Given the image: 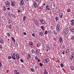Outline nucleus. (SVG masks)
Listing matches in <instances>:
<instances>
[{
  "mask_svg": "<svg viewBox=\"0 0 74 74\" xmlns=\"http://www.w3.org/2000/svg\"><path fill=\"white\" fill-rule=\"evenodd\" d=\"M63 32L64 35H67L69 32V28L66 27L63 30Z\"/></svg>",
  "mask_w": 74,
  "mask_h": 74,
  "instance_id": "nucleus-1",
  "label": "nucleus"
},
{
  "mask_svg": "<svg viewBox=\"0 0 74 74\" xmlns=\"http://www.w3.org/2000/svg\"><path fill=\"white\" fill-rule=\"evenodd\" d=\"M40 22L42 24V25H45V23H46V22H45V21H44V20H43L42 19H41L40 20Z\"/></svg>",
  "mask_w": 74,
  "mask_h": 74,
  "instance_id": "nucleus-2",
  "label": "nucleus"
},
{
  "mask_svg": "<svg viewBox=\"0 0 74 74\" xmlns=\"http://www.w3.org/2000/svg\"><path fill=\"white\" fill-rule=\"evenodd\" d=\"M71 25V26H74V20H72L70 21Z\"/></svg>",
  "mask_w": 74,
  "mask_h": 74,
  "instance_id": "nucleus-3",
  "label": "nucleus"
},
{
  "mask_svg": "<svg viewBox=\"0 0 74 74\" xmlns=\"http://www.w3.org/2000/svg\"><path fill=\"white\" fill-rule=\"evenodd\" d=\"M33 2L34 3H33V5L34 6V8L37 7V3H36V2Z\"/></svg>",
  "mask_w": 74,
  "mask_h": 74,
  "instance_id": "nucleus-4",
  "label": "nucleus"
},
{
  "mask_svg": "<svg viewBox=\"0 0 74 74\" xmlns=\"http://www.w3.org/2000/svg\"><path fill=\"white\" fill-rule=\"evenodd\" d=\"M5 3L6 5V7H9L10 6V3L8 2V1H6Z\"/></svg>",
  "mask_w": 74,
  "mask_h": 74,
  "instance_id": "nucleus-5",
  "label": "nucleus"
},
{
  "mask_svg": "<svg viewBox=\"0 0 74 74\" xmlns=\"http://www.w3.org/2000/svg\"><path fill=\"white\" fill-rule=\"evenodd\" d=\"M16 58L17 59H19L20 58V57H19V55L18 54H16Z\"/></svg>",
  "mask_w": 74,
  "mask_h": 74,
  "instance_id": "nucleus-6",
  "label": "nucleus"
},
{
  "mask_svg": "<svg viewBox=\"0 0 74 74\" xmlns=\"http://www.w3.org/2000/svg\"><path fill=\"white\" fill-rule=\"evenodd\" d=\"M46 9H47V10H51V9H50V8H49V5H47L46 7Z\"/></svg>",
  "mask_w": 74,
  "mask_h": 74,
  "instance_id": "nucleus-7",
  "label": "nucleus"
},
{
  "mask_svg": "<svg viewBox=\"0 0 74 74\" xmlns=\"http://www.w3.org/2000/svg\"><path fill=\"white\" fill-rule=\"evenodd\" d=\"M59 16L60 18H62V17H63V14L62 13H60Z\"/></svg>",
  "mask_w": 74,
  "mask_h": 74,
  "instance_id": "nucleus-8",
  "label": "nucleus"
},
{
  "mask_svg": "<svg viewBox=\"0 0 74 74\" xmlns=\"http://www.w3.org/2000/svg\"><path fill=\"white\" fill-rule=\"evenodd\" d=\"M39 34L40 35V36H42L44 34V33H43V32H40Z\"/></svg>",
  "mask_w": 74,
  "mask_h": 74,
  "instance_id": "nucleus-9",
  "label": "nucleus"
},
{
  "mask_svg": "<svg viewBox=\"0 0 74 74\" xmlns=\"http://www.w3.org/2000/svg\"><path fill=\"white\" fill-rule=\"evenodd\" d=\"M11 56H13L14 57H15L16 56V55L15 54V53L13 52L12 53H11Z\"/></svg>",
  "mask_w": 74,
  "mask_h": 74,
  "instance_id": "nucleus-10",
  "label": "nucleus"
},
{
  "mask_svg": "<svg viewBox=\"0 0 74 74\" xmlns=\"http://www.w3.org/2000/svg\"><path fill=\"white\" fill-rule=\"evenodd\" d=\"M69 57H70V59H73V55H70Z\"/></svg>",
  "mask_w": 74,
  "mask_h": 74,
  "instance_id": "nucleus-11",
  "label": "nucleus"
},
{
  "mask_svg": "<svg viewBox=\"0 0 74 74\" xmlns=\"http://www.w3.org/2000/svg\"><path fill=\"white\" fill-rule=\"evenodd\" d=\"M62 41H63L62 38L61 37H60L59 38V41L60 42H62Z\"/></svg>",
  "mask_w": 74,
  "mask_h": 74,
  "instance_id": "nucleus-12",
  "label": "nucleus"
},
{
  "mask_svg": "<svg viewBox=\"0 0 74 74\" xmlns=\"http://www.w3.org/2000/svg\"><path fill=\"white\" fill-rule=\"evenodd\" d=\"M35 53L36 54H38L39 53V51L38 50H35Z\"/></svg>",
  "mask_w": 74,
  "mask_h": 74,
  "instance_id": "nucleus-13",
  "label": "nucleus"
},
{
  "mask_svg": "<svg viewBox=\"0 0 74 74\" xmlns=\"http://www.w3.org/2000/svg\"><path fill=\"white\" fill-rule=\"evenodd\" d=\"M11 5L12 7H14L15 6V3L14 2H12L11 3Z\"/></svg>",
  "mask_w": 74,
  "mask_h": 74,
  "instance_id": "nucleus-14",
  "label": "nucleus"
},
{
  "mask_svg": "<svg viewBox=\"0 0 74 74\" xmlns=\"http://www.w3.org/2000/svg\"><path fill=\"white\" fill-rule=\"evenodd\" d=\"M31 52L33 54H35V51L34 49H32L31 51Z\"/></svg>",
  "mask_w": 74,
  "mask_h": 74,
  "instance_id": "nucleus-15",
  "label": "nucleus"
},
{
  "mask_svg": "<svg viewBox=\"0 0 74 74\" xmlns=\"http://www.w3.org/2000/svg\"><path fill=\"white\" fill-rule=\"evenodd\" d=\"M21 4H22V5H23L24 3L23 1V0H21Z\"/></svg>",
  "mask_w": 74,
  "mask_h": 74,
  "instance_id": "nucleus-16",
  "label": "nucleus"
},
{
  "mask_svg": "<svg viewBox=\"0 0 74 74\" xmlns=\"http://www.w3.org/2000/svg\"><path fill=\"white\" fill-rule=\"evenodd\" d=\"M41 45V44L40 43H38L37 45V46L38 47H40Z\"/></svg>",
  "mask_w": 74,
  "mask_h": 74,
  "instance_id": "nucleus-17",
  "label": "nucleus"
},
{
  "mask_svg": "<svg viewBox=\"0 0 74 74\" xmlns=\"http://www.w3.org/2000/svg\"><path fill=\"white\" fill-rule=\"evenodd\" d=\"M29 45L31 46V47H32L33 46V43L32 42H29Z\"/></svg>",
  "mask_w": 74,
  "mask_h": 74,
  "instance_id": "nucleus-18",
  "label": "nucleus"
},
{
  "mask_svg": "<svg viewBox=\"0 0 74 74\" xmlns=\"http://www.w3.org/2000/svg\"><path fill=\"white\" fill-rule=\"evenodd\" d=\"M0 42L1 44H4V40H1L0 41Z\"/></svg>",
  "mask_w": 74,
  "mask_h": 74,
  "instance_id": "nucleus-19",
  "label": "nucleus"
},
{
  "mask_svg": "<svg viewBox=\"0 0 74 74\" xmlns=\"http://www.w3.org/2000/svg\"><path fill=\"white\" fill-rule=\"evenodd\" d=\"M55 18L56 19V21H57L59 19V17H58V16H56L55 17Z\"/></svg>",
  "mask_w": 74,
  "mask_h": 74,
  "instance_id": "nucleus-20",
  "label": "nucleus"
},
{
  "mask_svg": "<svg viewBox=\"0 0 74 74\" xmlns=\"http://www.w3.org/2000/svg\"><path fill=\"white\" fill-rule=\"evenodd\" d=\"M8 28L10 29H11L12 28V26H11V25H9L8 27Z\"/></svg>",
  "mask_w": 74,
  "mask_h": 74,
  "instance_id": "nucleus-21",
  "label": "nucleus"
},
{
  "mask_svg": "<svg viewBox=\"0 0 74 74\" xmlns=\"http://www.w3.org/2000/svg\"><path fill=\"white\" fill-rule=\"evenodd\" d=\"M28 57L29 58H31V56H30V54L29 53H28Z\"/></svg>",
  "mask_w": 74,
  "mask_h": 74,
  "instance_id": "nucleus-22",
  "label": "nucleus"
},
{
  "mask_svg": "<svg viewBox=\"0 0 74 74\" xmlns=\"http://www.w3.org/2000/svg\"><path fill=\"white\" fill-rule=\"evenodd\" d=\"M56 30L58 32H59L60 30V27H56Z\"/></svg>",
  "mask_w": 74,
  "mask_h": 74,
  "instance_id": "nucleus-23",
  "label": "nucleus"
},
{
  "mask_svg": "<svg viewBox=\"0 0 74 74\" xmlns=\"http://www.w3.org/2000/svg\"><path fill=\"white\" fill-rule=\"evenodd\" d=\"M2 19L3 20H4V21H5V16H2Z\"/></svg>",
  "mask_w": 74,
  "mask_h": 74,
  "instance_id": "nucleus-24",
  "label": "nucleus"
},
{
  "mask_svg": "<svg viewBox=\"0 0 74 74\" xmlns=\"http://www.w3.org/2000/svg\"><path fill=\"white\" fill-rule=\"evenodd\" d=\"M48 73V72L46 70H44V74H47Z\"/></svg>",
  "mask_w": 74,
  "mask_h": 74,
  "instance_id": "nucleus-25",
  "label": "nucleus"
},
{
  "mask_svg": "<svg viewBox=\"0 0 74 74\" xmlns=\"http://www.w3.org/2000/svg\"><path fill=\"white\" fill-rule=\"evenodd\" d=\"M32 36L33 37H36V33H33L32 34Z\"/></svg>",
  "mask_w": 74,
  "mask_h": 74,
  "instance_id": "nucleus-26",
  "label": "nucleus"
},
{
  "mask_svg": "<svg viewBox=\"0 0 74 74\" xmlns=\"http://www.w3.org/2000/svg\"><path fill=\"white\" fill-rule=\"evenodd\" d=\"M71 30L72 33H74V29H71Z\"/></svg>",
  "mask_w": 74,
  "mask_h": 74,
  "instance_id": "nucleus-27",
  "label": "nucleus"
},
{
  "mask_svg": "<svg viewBox=\"0 0 74 74\" xmlns=\"http://www.w3.org/2000/svg\"><path fill=\"white\" fill-rule=\"evenodd\" d=\"M3 10L4 11H5L6 10V8H5V5L3 6Z\"/></svg>",
  "mask_w": 74,
  "mask_h": 74,
  "instance_id": "nucleus-28",
  "label": "nucleus"
},
{
  "mask_svg": "<svg viewBox=\"0 0 74 74\" xmlns=\"http://www.w3.org/2000/svg\"><path fill=\"white\" fill-rule=\"evenodd\" d=\"M39 64L40 66H43L44 65L43 64L41 63V62H39Z\"/></svg>",
  "mask_w": 74,
  "mask_h": 74,
  "instance_id": "nucleus-29",
  "label": "nucleus"
},
{
  "mask_svg": "<svg viewBox=\"0 0 74 74\" xmlns=\"http://www.w3.org/2000/svg\"><path fill=\"white\" fill-rule=\"evenodd\" d=\"M12 39L13 41H14V42H15V39H14V38H13V37H12Z\"/></svg>",
  "mask_w": 74,
  "mask_h": 74,
  "instance_id": "nucleus-30",
  "label": "nucleus"
},
{
  "mask_svg": "<svg viewBox=\"0 0 74 74\" xmlns=\"http://www.w3.org/2000/svg\"><path fill=\"white\" fill-rule=\"evenodd\" d=\"M6 34L7 36H8L9 37H10V33L8 32Z\"/></svg>",
  "mask_w": 74,
  "mask_h": 74,
  "instance_id": "nucleus-31",
  "label": "nucleus"
},
{
  "mask_svg": "<svg viewBox=\"0 0 74 74\" xmlns=\"http://www.w3.org/2000/svg\"><path fill=\"white\" fill-rule=\"evenodd\" d=\"M11 58L13 59H14V60H15V59H16V58L14 56H12Z\"/></svg>",
  "mask_w": 74,
  "mask_h": 74,
  "instance_id": "nucleus-32",
  "label": "nucleus"
},
{
  "mask_svg": "<svg viewBox=\"0 0 74 74\" xmlns=\"http://www.w3.org/2000/svg\"><path fill=\"white\" fill-rule=\"evenodd\" d=\"M56 27H60V24H58L56 26Z\"/></svg>",
  "mask_w": 74,
  "mask_h": 74,
  "instance_id": "nucleus-33",
  "label": "nucleus"
},
{
  "mask_svg": "<svg viewBox=\"0 0 74 74\" xmlns=\"http://www.w3.org/2000/svg\"><path fill=\"white\" fill-rule=\"evenodd\" d=\"M17 71L16 70H15L14 71V74H16V73H17Z\"/></svg>",
  "mask_w": 74,
  "mask_h": 74,
  "instance_id": "nucleus-34",
  "label": "nucleus"
},
{
  "mask_svg": "<svg viewBox=\"0 0 74 74\" xmlns=\"http://www.w3.org/2000/svg\"><path fill=\"white\" fill-rule=\"evenodd\" d=\"M46 63H48V62L49 61V59H46Z\"/></svg>",
  "mask_w": 74,
  "mask_h": 74,
  "instance_id": "nucleus-35",
  "label": "nucleus"
},
{
  "mask_svg": "<svg viewBox=\"0 0 74 74\" xmlns=\"http://www.w3.org/2000/svg\"><path fill=\"white\" fill-rule=\"evenodd\" d=\"M0 48L1 49H3V46L1 45H0Z\"/></svg>",
  "mask_w": 74,
  "mask_h": 74,
  "instance_id": "nucleus-36",
  "label": "nucleus"
},
{
  "mask_svg": "<svg viewBox=\"0 0 74 74\" xmlns=\"http://www.w3.org/2000/svg\"><path fill=\"white\" fill-rule=\"evenodd\" d=\"M71 39L72 40H73L74 39V36H72Z\"/></svg>",
  "mask_w": 74,
  "mask_h": 74,
  "instance_id": "nucleus-37",
  "label": "nucleus"
},
{
  "mask_svg": "<svg viewBox=\"0 0 74 74\" xmlns=\"http://www.w3.org/2000/svg\"><path fill=\"white\" fill-rule=\"evenodd\" d=\"M70 9L69 8H68L67 9V12H70Z\"/></svg>",
  "mask_w": 74,
  "mask_h": 74,
  "instance_id": "nucleus-38",
  "label": "nucleus"
},
{
  "mask_svg": "<svg viewBox=\"0 0 74 74\" xmlns=\"http://www.w3.org/2000/svg\"><path fill=\"white\" fill-rule=\"evenodd\" d=\"M34 2L35 3H36L37 4V3H38V2H39V1L38 0H37L36 1H35Z\"/></svg>",
  "mask_w": 74,
  "mask_h": 74,
  "instance_id": "nucleus-39",
  "label": "nucleus"
},
{
  "mask_svg": "<svg viewBox=\"0 0 74 74\" xmlns=\"http://www.w3.org/2000/svg\"><path fill=\"white\" fill-rule=\"evenodd\" d=\"M11 23V20L9 19L8 21V23L10 24Z\"/></svg>",
  "mask_w": 74,
  "mask_h": 74,
  "instance_id": "nucleus-40",
  "label": "nucleus"
},
{
  "mask_svg": "<svg viewBox=\"0 0 74 74\" xmlns=\"http://www.w3.org/2000/svg\"><path fill=\"white\" fill-rule=\"evenodd\" d=\"M60 66L61 67H63L64 65H63V64L62 63L60 64Z\"/></svg>",
  "mask_w": 74,
  "mask_h": 74,
  "instance_id": "nucleus-41",
  "label": "nucleus"
},
{
  "mask_svg": "<svg viewBox=\"0 0 74 74\" xmlns=\"http://www.w3.org/2000/svg\"><path fill=\"white\" fill-rule=\"evenodd\" d=\"M54 34H58V33L56 31H54Z\"/></svg>",
  "mask_w": 74,
  "mask_h": 74,
  "instance_id": "nucleus-42",
  "label": "nucleus"
},
{
  "mask_svg": "<svg viewBox=\"0 0 74 74\" xmlns=\"http://www.w3.org/2000/svg\"><path fill=\"white\" fill-rule=\"evenodd\" d=\"M45 34H48V32L47 30H45Z\"/></svg>",
  "mask_w": 74,
  "mask_h": 74,
  "instance_id": "nucleus-43",
  "label": "nucleus"
},
{
  "mask_svg": "<svg viewBox=\"0 0 74 74\" xmlns=\"http://www.w3.org/2000/svg\"><path fill=\"white\" fill-rule=\"evenodd\" d=\"M62 53L63 55H64V51H63V50L62 51Z\"/></svg>",
  "mask_w": 74,
  "mask_h": 74,
  "instance_id": "nucleus-44",
  "label": "nucleus"
},
{
  "mask_svg": "<svg viewBox=\"0 0 74 74\" xmlns=\"http://www.w3.org/2000/svg\"><path fill=\"white\" fill-rule=\"evenodd\" d=\"M66 52V53H69V49H67Z\"/></svg>",
  "mask_w": 74,
  "mask_h": 74,
  "instance_id": "nucleus-45",
  "label": "nucleus"
},
{
  "mask_svg": "<svg viewBox=\"0 0 74 74\" xmlns=\"http://www.w3.org/2000/svg\"><path fill=\"white\" fill-rule=\"evenodd\" d=\"M35 59L36 60H38V57L36 56L35 57Z\"/></svg>",
  "mask_w": 74,
  "mask_h": 74,
  "instance_id": "nucleus-46",
  "label": "nucleus"
},
{
  "mask_svg": "<svg viewBox=\"0 0 74 74\" xmlns=\"http://www.w3.org/2000/svg\"><path fill=\"white\" fill-rule=\"evenodd\" d=\"M8 59H11V56H8Z\"/></svg>",
  "mask_w": 74,
  "mask_h": 74,
  "instance_id": "nucleus-47",
  "label": "nucleus"
},
{
  "mask_svg": "<svg viewBox=\"0 0 74 74\" xmlns=\"http://www.w3.org/2000/svg\"><path fill=\"white\" fill-rule=\"evenodd\" d=\"M43 62H44V63H47V61H46V59L45 60H43Z\"/></svg>",
  "mask_w": 74,
  "mask_h": 74,
  "instance_id": "nucleus-48",
  "label": "nucleus"
},
{
  "mask_svg": "<svg viewBox=\"0 0 74 74\" xmlns=\"http://www.w3.org/2000/svg\"><path fill=\"white\" fill-rule=\"evenodd\" d=\"M49 44H47L46 45V47H47V48H48L49 47Z\"/></svg>",
  "mask_w": 74,
  "mask_h": 74,
  "instance_id": "nucleus-49",
  "label": "nucleus"
},
{
  "mask_svg": "<svg viewBox=\"0 0 74 74\" xmlns=\"http://www.w3.org/2000/svg\"><path fill=\"white\" fill-rule=\"evenodd\" d=\"M20 62H22V63H23L24 61L22 59H20Z\"/></svg>",
  "mask_w": 74,
  "mask_h": 74,
  "instance_id": "nucleus-50",
  "label": "nucleus"
},
{
  "mask_svg": "<svg viewBox=\"0 0 74 74\" xmlns=\"http://www.w3.org/2000/svg\"><path fill=\"white\" fill-rule=\"evenodd\" d=\"M25 19H26V16H24L23 17V21H25Z\"/></svg>",
  "mask_w": 74,
  "mask_h": 74,
  "instance_id": "nucleus-51",
  "label": "nucleus"
},
{
  "mask_svg": "<svg viewBox=\"0 0 74 74\" xmlns=\"http://www.w3.org/2000/svg\"><path fill=\"white\" fill-rule=\"evenodd\" d=\"M70 68H71V70H73V69H74V68H73V67H71Z\"/></svg>",
  "mask_w": 74,
  "mask_h": 74,
  "instance_id": "nucleus-52",
  "label": "nucleus"
},
{
  "mask_svg": "<svg viewBox=\"0 0 74 74\" xmlns=\"http://www.w3.org/2000/svg\"><path fill=\"white\" fill-rule=\"evenodd\" d=\"M31 70L33 72V71H34V69H33V68H31Z\"/></svg>",
  "mask_w": 74,
  "mask_h": 74,
  "instance_id": "nucleus-53",
  "label": "nucleus"
},
{
  "mask_svg": "<svg viewBox=\"0 0 74 74\" xmlns=\"http://www.w3.org/2000/svg\"><path fill=\"white\" fill-rule=\"evenodd\" d=\"M60 10L58 9L57 10V12L58 13H59L60 12Z\"/></svg>",
  "mask_w": 74,
  "mask_h": 74,
  "instance_id": "nucleus-54",
  "label": "nucleus"
},
{
  "mask_svg": "<svg viewBox=\"0 0 74 74\" xmlns=\"http://www.w3.org/2000/svg\"><path fill=\"white\" fill-rule=\"evenodd\" d=\"M40 28L41 29H44V26H41Z\"/></svg>",
  "mask_w": 74,
  "mask_h": 74,
  "instance_id": "nucleus-55",
  "label": "nucleus"
},
{
  "mask_svg": "<svg viewBox=\"0 0 74 74\" xmlns=\"http://www.w3.org/2000/svg\"><path fill=\"white\" fill-rule=\"evenodd\" d=\"M23 34L24 35H26V33L25 32H23Z\"/></svg>",
  "mask_w": 74,
  "mask_h": 74,
  "instance_id": "nucleus-56",
  "label": "nucleus"
},
{
  "mask_svg": "<svg viewBox=\"0 0 74 74\" xmlns=\"http://www.w3.org/2000/svg\"><path fill=\"white\" fill-rule=\"evenodd\" d=\"M16 74H20V73L19 72H17V73H16Z\"/></svg>",
  "mask_w": 74,
  "mask_h": 74,
  "instance_id": "nucleus-57",
  "label": "nucleus"
},
{
  "mask_svg": "<svg viewBox=\"0 0 74 74\" xmlns=\"http://www.w3.org/2000/svg\"><path fill=\"white\" fill-rule=\"evenodd\" d=\"M7 10H10V8H7Z\"/></svg>",
  "mask_w": 74,
  "mask_h": 74,
  "instance_id": "nucleus-58",
  "label": "nucleus"
},
{
  "mask_svg": "<svg viewBox=\"0 0 74 74\" xmlns=\"http://www.w3.org/2000/svg\"><path fill=\"white\" fill-rule=\"evenodd\" d=\"M40 8H41V9H42V8H43V6H42L40 7Z\"/></svg>",
  "mask_w": 74,
  "mask_h": 74,
  "instance_id": "nucleus-59",
  "label": "nucleus"
},
{
  "mask_svg": "<svg viewBox=\"0 0 74 74\" xmlns=\"http://www.w3.org/2000/svg\"><path fill=\"white\" fill-rule=\"evenodd\" d=\"M37 62H40V59H38V61H37Z\"/></svg>",
  "mask_w": 74,
  "mask_h": 74,
  "instance_id": "nucleus-60",
  "label": "nucleus"
},
{
  "mask_svg": "<svg viewBox=\"0 0 74 74\" xmlns=\"http://www.w3.org/2000/svg\"><path fill=\"white\" fill-rule=\"evenodd\" d=\"M18 12H21V11L19 9L18 10Z\"/></svg>",
  "mask_w": 74,
  "mask_h": 74,
  "instance_id": "nucleus-61",
  "label": "nucleus"
},
{
  "mask_svg": "<svg viewBox=\"0 0 74 74\" xmlns=\"http://www.w3.org/2000/svg\"><path fill=\"white\" fill-rule=\"evenodd\" d=\"M53 5V7H55V3H54Z\"/></svg>",
  "mask_w": 74,
  "mask_h": 74,
  "instance_id": "nucleus-62",
  "label": "nucleus"
},
{
  "mask_svg": "<svg viewBox=\"0 0 74 74\" xmlns=\"http://www.w3.org/2000/svg\"><path fill=\"white\" fill-rule=\"evenodd\" d=\"M35 69H37V66H35Z\"/></svg>",
  "mask_w": 74,
  "mask_h": 74,
  "instance_id": "nucleus-63",
  "label": "nucleus"
},
{
  "mask_svg": "<svg viewBox=\"0 0 74 74\" xmlns=\"http://www.w3.org/2000/svg\"><path fill=\"white\" fill-rule=\"evenodd\" d=\"M53 40L54 41H56V38H53Z\"/></svg>",
  "mask_w": 74,
  "mask_h": 74,
  "instance_id": "nucleus-64",
  "label": "nucleus"
}]
</instances>
